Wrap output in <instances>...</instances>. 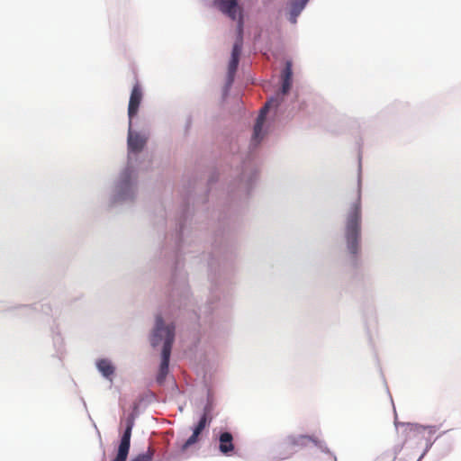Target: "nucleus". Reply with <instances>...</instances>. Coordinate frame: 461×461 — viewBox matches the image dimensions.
I'll return each instance as SVG.
<instances>
[{
    "label": "nucleus",
    "instance_id": "7",
    "mask_svg": "<svg viewBox=\"0 0 461 461\" xmlns=\"http://www.w3.org/2000/svg\"><path fill=\"white\" fill-rule=\"evenodd\" d=\"M309 443H313L317 445L318 439L313 436L297 435L288 437L285 442L286 448L289 449H294L296 447H304L308 446Z\"/></svg>",
    "mask_w": 461,
    "mask_h": 461
},
{
    "label": "nucleus",
    "instance_id": "11",
    "mask_svg": "<svg viewBox=\"0 0 461 461\" xmlns=\"http://www.w3.org/2000/svg\"><path fill=\"white\" fill-rule=\"evenodd\" d=\"M242 32H243V22L241 19L238 22V33L239 37L233 45L231 58L239 59L242 49Z\"/></svg>",
    "mask_w": 461,
    "mask_h": 461
},
{
    "label": "nucleus",
    "instance_id": "1",
    "mask_svg": "<svg viewBox=\"0 0 461 461\" xmlns=\"http://www.w3.org/2000/svg\"><path fill=\"white\" fill-rule=\"evenodd\" d=\"M349 208L346 214L345 238L350 254L357 256L360 247L361 234V193L357 187L350 194Z\"/></svg>",
    "mask_w": 461,
    "mask_h": 461
},
{
    "label": "nucleus",
    "instance_id": "16",
    "mask_svg": "<svg viewBox=\"0 0 461 461\" xmlns=\"http://www.w3.org/2000/svg\"><path fill=\"white\" fill-rule=\"evenodd\" d=\"M210 411L211 406L207 404L204 408L203 416L201 417L199 422L197 423V426L200 427L202 429H204L205 427L211 422V419L208 417Z\"/></svg>",
    "mask_w": 461,
    "mask_h": 461
},
{
    "label": "nucleus",
    "instance_id": "6",
    "mask_svg": "<svg viewBox=\"0 0 461 461\" xmlns=\"http://www.w3.org/2000/svg\"><path fill=\"white\" fill-rule=\"evenodd\" d=\"M215 5L219 10L227 14L230 19L236 20L239 16V21L242 19L241 9L238 5L237 0H216ZM243 22V20H241Z\"/></svg>",
    "mask_w": 461,
    "mask_h": 461
},
{
    "label": "nucleus",
    "instance_id": "18",
    "mask_svg": "<svg viewBox=\"0 0 461 461\" xmlns=\"http://www.w3.org/2000/svg\"><path fill=\"white\" fill-rule=\"evenodd\" d=\"M153 456H154V449L149 447L148 448L147 452L137 456L131 461H152Z\"/></svg>",
    "mask_w": 461,
    "mask_h": 461
},
{
    "label": "nucleus",
    "instance_id": "14",
    "mask_svg": "<svg viewBox=\"0 0 461 461\" xmlns=\"http://www.w3.org/2000/svg\"><path fill=\"white\" fill-rule=\"evenodd\" d=\"M411 430L414 433L420 434L422 436L433 435L437 431V428L435 426H422L418 424L411 425Z\"/></svg>",
    "mask_w": 461,
    "mask_h": 461
},
{
    "label": "nucleus",
    "instance_id": "2",
    "mask_svg": "<svg viewBox=\"0 0 461 461\" xmlns=\"http://www.w3.org/2000/svg\"><path fill=\"white\" fill-rule=\"evenodd\" d=\"M175 339L174 324L165 325L160 314L156 316V323L153 333L150 338L152 347H157L163 343L162 360L160 363L158 382L162 383L168 372L169 358L171 355L172 344Z\"/></svg>",
    "mask_w": 461,
    "mask_h": 461
},
{
    "label": "nucleus",
    "instance_id": "5",
    "mask_svg": "<svg viewBox=\"0 0 461 461\" xmlns=\"http://www.w3.org/2000/svg\"><path fill=\"white\" fill-rule=\"evenodd\" d=\"M132 427H133V421H131V420L128 421L127 427H126L124 433L121 438L117 455L113 461H126L128 454H129V450H130V442H131Z\"/></svg>",
    "mask_w": 461,
    "mask_h": 461
},
{
    "label": "nucleus",
    "instance_id": "17",
    "mask_svg": "<svg viewBox=\"0 0 461 461\" xmlns=\"http://www.w3.org/2000/svg\"><path fill=\"white\" fill-rule=\"evenodd\" d=\"M239 59L231 58L229 63L228 67V77L229 81L231 83L234 78V75L237 71L238 65H239Z\"/></svg>",
    "mask_w": 461,
    "mask_h": 461
},
{
    "label": "nucleus",
    "instance_id": "8",
    "mask_svg": "<svg viewBox=\"0 0 461 461\" xmlns=\"http://www.w3.org/2000/svg\"><path fill=\"white\" fill-rule=\"evenodd\" d=\"M219 450L225 456H230L234 451L233 437L230 432H222L219 436Z\"/></svg>",
    "mask_w": 461,
    "mask_h": 461
},
{
    "label": "nucleus",
    "instance_id": "3",
    "mask_svg": "<svg viewBox=\"0 0 461 461\" xmlns=\"http://www.w3.org/2000/svg\"><path fill=\"white\" fill-rule=\"evenodd\" d=\"M283 98L280 96V95H277L275 97H271L266 104L265 105L261 108L260 110V113L259 115L258 116L257 118V122L255 123V126H254V131H253V140L256 141V142H258L261 140L262 139V136H261V131H262V128H263V125H264V122H265V120H266V115H267V113L268 112V110L271 108V107H276L280 104V103L282 102Z\"/></svg>",
    "mask_w": 461,
    "mask_h": 461
},
{
    "label": "nucleus",
    "instance_id": "10",
    "mask_svg": "<svg viewBox=\"0 0 461 461\" xmlns=\"http://www.w3.org/2000/svg\"><path fill=\"white\" fill-rule=\"evenodd\" d=\"M292 63L287 61L282 72V95H286L292 86Z\"/></svg>",
    "mask_w": 461,
    "mask_h": 461
},
{
    "label": "nucleus",
    "instance_id": "15",
    "mask_svg": "<svg viewBox=\"0 0 461 461\" xmlns=\"http://www.w3.org/2000/svg\"><path fill=\"white\" fill-rule=\"evenodd\" d=\"M309 0H299V2H294L293 3V5H292V17H291V22L293 23H296V16L300 14V12L304 8L306 3L308 2Z\"/></svg>",
    "mask_w": 461,
    "mask_h": 461
},
{
    "label": "nucleus",
    "instance_id": "4",
    "mask_svg": "<svg viewBox=\"0 0 461 461\" xmlns=\"http://www.w3.org/2000/svg\"><path fill=\"white\" fill-rule=\"evenodd\" d=\"M143 98V90L138 80H136L129 100L128 116L130 126H131L132 118L138 113L139 107Z\"/></svg>",
    "mask_w": 461,
    "mask_h": 461
},
{
    "label": "nucleus",
    "instance_id": "9",
    "mask_svg": "<svg viewBox=\"0 0 461 461\" xmlns=\"http://www.w3.org/2000/svg\"><path fill=\"white\" fill-rule=\"evenodd\" d=\"M145 145V139L137 133L129 131L128 147L132 152H140Z\"/></svg>",
    "mask_w": 461,
    "mask_h": 461
},
{
    "label": "nucleus",
    "instance_id": "13",
    "mask_svg": "<svg viewBox=\"0 0 461 461\" xmlns=\"http://www.w3.org/2000/svg\"><path fill=\"white\" fill-rule=\"evenodd\" d=\"M203 429H202L197 425L194 427L193 434L189 437V438L182 445V451H185L189 447L195 444L199 440V436Z\"/></svg>",
    "mask_w": 461,
    "mask_h": 461
},
{
    "label": "nucleus",
    "instance_id": "12",
    "mask_svg": "<svg viewBox=\"0 0 461 461\" xmlns=\"http://www.w3.org/2000/svg\"><path fill=\"white\" fill-rule=\"evenodd\" d=\"M98 370L106 378H110L114 373V367L112 363L107 359H100L96 363Z\"/></svg>",
    "mask_w": 461,
    "mask_h": 461
}]
</instances>
